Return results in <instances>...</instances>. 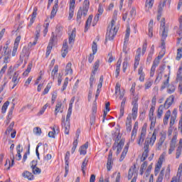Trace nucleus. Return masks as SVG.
<instances>
[{
	"instance_id": "obj_57",
	"label": "nucleus",
	"mask_w": 182,
	"mask_h": 182,
	"mask_svg": "<svg viewBox=\"0 0 182 182\" xmlns=\"http://www.w3.org/2000/svg\"><path fill=\"white\" fill-rule=\"evenodd\" d=\"M31 168L34 174H41V173H42V170H41V168H38L37 166Z\"/></svg>"
},
{
	"instance_id": "obj_27",
	"label": "nucleus",
	"mask_w": 182,
	"mask_h": 182,
	"mask_svg": "<svg viewBox=\"0 0 182 182\" xmlns=\"http://www.w3.org/2000/svg\"><path fill=\"white\" fill-rule=\"evenodd\" d=\"M129 144L127 143L124 149H123V151L121 154V156L119 158V161H123V160H124V158L126 157L127 154V151H129Z\"/></svg>"
},
{
	"instance_id": "obj_3",
	"label": "nucleus",
	"mask_w": 182,
	"mask_h": 182,
	"mask_svg": "<svg viewBox=\"0 0 182 182\" xmlns=\"http://www.w3.org/2000/svg\"><path fill=\"white\" fill-rule=\"evenodd\" d=\"M116 139L114 140V143L112 146V150H117L116 154H120L122 150H123V147L124 146L125 139L122 138V135L119 133H116Z\"/></svg>"
},
{
	"instance_id": "obj_23",
	"label": "nucleus",
	"mask_w": 182,
	"mask_h": 182,
	"mask_svg": "<svg viewBox=\"0 0 182 182\" xmlns=\"http://www.w3.org/2000/svg\"><path fill=\"white\" fill-rule=\"evenodd\" d=\"M76 38V28H74L70 33H69V44L73 45L75 43V39Z\"/></svg>"
},
{
	"instance_id": "obj_50",
	"label": "nucleus",
	"mask_w": 182,
	"mask_h": 182,
	"mask_svg": "<svg viewBox=\"0 0 182 182\" xmlns=\"http://www.w3.org/2000/svg\"><path fill=\"white\" fill-rule=\"evenodd\" d=\"M153 85V80H149L145 83V90H147V89H150Z\"/></svg>"
},
{
	"instance_id": "obj_47",
	"label": "nucleus",
	"mask_w": 182,
	"mask_h": 182,
	"mask_svg": "<svg viewBox=\"0 0 182 182\" xmlns=\"http://www.w3.org/2000/svg\"><path fill=\"white\" fill-rule=\"evenodd\" d=\"M153 4H154V0H146V7L148 8V9H150L153 7Z\"/></svg>"
},
{
	"instance_id": "obj_49",
	"label": "nucleus",
	"mask_w": 182,
	"mask_h": 182,
	"mask_svg": "<svg viewBox=\"0 0 182 182\" xmlns=\"http://www.w3.org/2000/svg\"><path fill=\"white\" fill-rule=\"evenodd\" d=\"M79 143V141L77 139H75L73 143V148L71 149V153L73 154L76 150V147H77V144Z\"/></svg>"
},
{
	"instance_id": "obj_36",
	"label": "nucleus",
	"mask_w": 182,
	"mask_h": 182,
	"mask_svg": "<svg viewBox=\"0 0 182 182\" xmlns=\"http://www.w3.org/2000/svg\"><path fill=\"white\" fill-rule=\"evenodd\" d=\"M136 7H132L131 11H129V18H128L129 21H130V19H134V18L136 17Z\"/></svg>"
},
{
	"instance_id": "obj_26",
	"label": "nucleus",
	"mask_w": 182,
	"mask_h": 182,
	"mask_svg": "<svg viewBox=\"0 0 182 182\" xmlns=\"http://www.w3.org/2000/svg\"><path fill=\"white\" fill-rule=\"evenodd\" d=\"M170 117H171V111H170V109H168L164 114V116L163 122H164V124L165 126H167V124H168V120H169Z\"/></svg>"
},
{
	"instance_id": "obj_38",
	"label": "nucleus",
	"mask_w": 182,
	"mask_h": 182,
	"mask_svg": "<svg viewBox=\"0 0 182 182\" xmlns=\"http://www.w3.org/2000/svg\"><path fill=\"white\" fill-rule=\"evenodd\" d=\"M100 63V61L99 60H97L95 63L94 67H93L94 70H92V75H96V72H97V69H99Z\"/></svg>"
},
{
	"instance_id": "obj_1",
	"label": "nucleus",
	"mask_w": 182,
	"mask_h": 182,
	"mask_svg": "<svg viewBox=\"0 0 182 182\" xmlns=\"http://www.w3.org/2000/svg\"><path fill=\"white\" fill-rule=\"evenodd\" d=\"M174 103V95L169 96L164 102V105H161L157 110V118L161 119V116H163V113L164 112V109L167 110V109H170L171 106Z\"/></svg>"
},
{
	"instance_id": "obj_4",
	"label": "nucleus",
	"mask_w": 182,
	"mask_h": 182,
	"mask_svg": "<svg viewBox=\"0 0 182 182\" xmlns=\"http://www.w3.org/2000/svg\"><path fill=\"white\" fill-rule=\"evenodd\" d=\"M90 6V1L89 0H85L82 8L80 7L77 14V22L80 23V19H82V15L86 16L87 15V11H89V7Z\"/></svg>"
},
{
	"instance_id": "obj_2",
	"label": "nucleus",
	"mask_w": 182,
	"mask_h": 182,
	"mask_svg": "<svg viewBox=\"0 0 182 182\" xmlns=\"http://www.w3.org/2000/svg\"><path fill=\"white\" fill-rule=\"evenodd\" d=\"M156 140H157V130L154 129L152 134L151 137L149 139H146L144 143V151L142 154V156L144 157L149 156V147L154 146V143H156Z\"/></svg>"
},
{
	"instance_id": "obj_21",
	"label": "nucleus",
	"mask_w": 182,
	"mask_h": 182,
	"mask_svg": "<svg viewBox=\"0 0 182 182\" xmlns=\"http://www.w3.org/2000/svg\"><path fill=\"white\" fill-rule=\"evenodd\" d=\"M139 129V122H136L134 124V127L132 132L131 141H134L136 136H137V130Z\"/></svg>"
},
{
	"instance_id": "obj_11",
	"label": "nucleus",
	"mask_w": 182,
	"mask_h": 182,
	"mask_svg": "<svg viewBox=\"0 0 182 182\" xmlns=\"http://www.w3.org/2000/svg\"><path fill=\"white\" fill-rule=\"evenodd\" d=\"M165 157H166V154H162L159 156L158 162H157V164H156V165L155 166V171L156 173H159V171H160V168H161V166H163V161H164Z\"/></svg>"
},
{
	"instance_id": "obj_24",
	"label": "nucleus",
	"mask_w": 182,
	"mask_h": 182,
	"mask_svg": "<svg viewBox=\"0 0 182 182\" xmlns=\"http://www.w3.org/2000/svg\"><path fill=\"white\" fill-rule=\"evenodd\" d=\"M176 119H177V111L176 109H174L172 112V114L171 115V119H170V123L169 125L171 127H173L174 126V124L176 123Z\"/></svg>"
},
{
	"instance_id": "obj_59",
	"label": "nucleus",
	"mask_w": 182,
	"mask_h": 182,
	"mask_svg": "<svg viewBox=\"0 0 182 182\" xmlns=\"http://www.w3.org/2000/svg\"><path fill=\"white\" fill-rule=\"evenodd\" d=\"M12 110H14V106L12 107V109L9 112V114L7 116L6 124H9V122H11V119H12Z\"/></svg>"
},
{
	"instance_id": "obj_28",
	"label": "nucleus",
	"mask_w": 182,
	"mask_h": 182,
	"mask_svg": "<svg viewBox=\"0 0 182 182\" xmlns=\"http://www.w3.org/2000/svg\"><path fill=\"white\" fill-rule=\"evenodd\" d=\"M89 147V142H86L84 145L81 146L79 151H80V154L85 156L87 153V150Z\"/></svg>"
},
{
	"instance_id": "obj_18",
	"label": "nucleus",
	"mask_w": 182,
	"mask_h": 182,
	"mask_svg": "<svg viewBox=\"0 0 182 182\" xmlns=\"http://www.w3.org/2000/svg\"><path fill=\"white\" fill-rule=\"evenodd\" d=\"M136 177V180H137V173H136V165L132 166L128 172V180H132V178Z\"/></svg>"
},
{
	"instance_id": "obj_46",
	"label": "nucleus",
	"mask_w": 182,
	"mask_h": 182,
	"mask_svg": "<svg viewBox=\"0 0 182 182\" xmlns=\"http://www.w3.org/2000/svg\"><path fill=\"white\" fill-rule=\"evenodd\" d=\"M8 106H9V102L6 101L1 107V113H6V109H8Z\"/></svg>"
},
{
	"instance_id": "obj_61",
	"label": "nucleus",
	"mask_w": 182,
	"mask_h": 182,
	"mask_svg": "<svg viewBox=\"0 0 182 182\" xmlns=\"http://www.w3.org/2000/svg\"><path fill=\"white\" fill-rule=\"evenodd\" d=\"M92 49L93 55H95V53L97 52V44H96V42L95 41L92 43Z\"/></svg>"
},
{
	"instance_id": "obj_14",
	"label": "nucleus",
	"mask_w": 182,
	"mask_h": 182,
	"mask_svg": "<svg viewBox=\"0 0 182 182\" xmlns=\"http://www.w3.org/2000/svg\"><path fill=\"white\" fill-rule=\"evenodd\" d=\"M137 55L135 56L134 64V70L136 71L139 66L140 62V56H141V48H138L136 50Z\"/></svg>"
},
{
	"instance_id": "obj_9",
	"label": "nucleus",
	"mask_w": 182,
	"mask_h": 182,
	"mask_svg": "<svg viewBox=\"0 0 182 182\" xmlns=\"http://www.w3.org/2000/svg\"><path fill=\"white\" fill-rule=\"evenodd\" d=\"M160 31L161 32L162 39H166L167 38L168 28L166 27V18H161Z\"/></svg>"
},
{
	"instance_id": "obj_32",
	"label": "nucleus",
	"mask_w": 182,
	"mask_h": 182,
	"mask_svg": "<svg viewBox=\"0 0 182 182\" xmlns=\"http://www.w3.org/2000/svg\"><path fill=\"white\" fill-rule=\"evenodd\" d=\"M23 177H24V178H28V180H33V175L32 174V173L28 171H25L23 173H22Z\"/></svg>"
},
{
	"instance_id": "obj_55",
	"label": "nucleus",
	"mask_w": 182,
	"mask_h": 182,
	"mask_svg": "<svg viewBox=\"0 0 182 182\" xmlns=\"http://www.w3.org/2000/svg\"><path fill=\"white\" fill-rule=\"evenodd\" d=\"M14 126H15V122H12L6 130V133H11V132L14 129Z\"/></svg>"
},
{
	"instance_id": "obj_52",
	"label": "nucleus",
	"mask_w": 182,
	"mask_h": 182,
	"mask_svg": "<svg viewBox=\"0 0 182 182\" xmlns=\"http://www.w3.org/2000/svg\"><path fill=\"white\" fill-rule=\"evenodd\" d=\"M166 137H167V134H166V132L161 133V137L159 139V141L164 143V141H166Z\"/></svg>"
},
{
	"instance_id": "obj_41",
	"label": "nucleus",
	"mask_w": 182,
	"mask_h": 182,
	"mask_svg": "<svg viewBox=\"0 0 182 182\" xmlns=\"http://www.w3.org/2000/svg\"><path fill=\"white\" fill-rule=\"evenodd\" d=\"M182 151V145H178L176 149V159H180V156H181Z\"/></svg>"
},
{
	"instance_id": "obj_45",
	"label": "nucleus",
	"mask_w": 182,
	"mask_h": 182,
	"mask_svg": "<svg viewBox=\"0 0 182 182\" xmlns=\"http://www.w3.org/2000/svg\"><path fill=\"white\" fill-rule=\"evenodd\" d=\"M168 82H170V77H167L166 81H164L163 84L161 86V90H164L168 86Z\"/></svg>"
},
{
	"instance_id": "obj_17",
	"label": "nucleus",
	"mask_w": 182,
	"mask_h": 182,
	"mask_svg": "<svg viewBox=\"0 0 182 182\" xmlns=\"http://www.w3.org/2000/svg\"><path fill=\"white\" fill-rule=\"evenodd\" d=\"M75 4H76V0H70V11H69V19L73 18L75 14Z\"/></svg>"
},
{
	"instance_id": "obj_12",
	"label": "nucleus",
	"mask_w": 182,
	"mask_h": 182,
	"mask_svg": "<svg viewBox=\"0 0 182 182\" xmlns=\"http://www.w3.org/2000/svg\"><path fill=\"white\" fill-rule=\"evenodd\" d=\"M19 72L16 71L13 75L11 83H10V85H12L11 89H15L16 85L19 83Z\"/></svg>"
},
{
	"instance_id": "obj_29",
	"label": "nucleus",
	"mask_w": 182,
	"mask_h": 182,
	"mask_svg": "<svg viewBox=\"0 0 182 182\" xmlns=\"http://www.w3.org/2000/svg\"><path fill=\"white\" fill-rule=\"evenodd\" d=\"M126 127L127 132H132V117L130 115L127 117Z\"/></svg>"
},
{
	"instance_id": "obj_22",
	"label": "nucleus",
	"mask_w": 182,
	"mask_h": 182,
	"mask_svg": "<svg viewBox=\"0 0 182 182\" xmlns=\"http://www.w3.org/2000/svg\"><path fill=\"white\" fill-rule=\"evenodd\" d=\"M159 63H160V60L159 59H155L153 62V65L151 68L150 76L153 77L154 76V73L156 72V68L159 66Z\"/></svg>"
},
{
	"instance_id": "obj_7",
	"label": "nucleus",
	"mask_w": 182,
	"mask_h": 182,
	"mask_svg": "<svg viewBox=\"0 0 182 182\" xmlns=\"http://www.w3.org/2000/svg\"><path fill=\"white\" fill-rule=\"evenodd\" d=\"M146 133L147 125L144 124L141 128L140 134L138 136L137 144H139V146H143V143H144V140L146 139Z\"/></svg>"
},
{
	"instance_id": "obj_40",
	"label": "nucleus",
	"mask_w": 182,
	"mask_h": 182,
	"mask_svg": "<svg viewBox=\"0 0 182 182\" xmlns=\"http://www.w3.org/2000/svg\"><path fill=\"white\" fill-rule=\"evenodd\" d=\"M116 21H117V11H114L113 16H112V19L111 21V25L112 26H113V25H114V23H116Z\"/></svg>"
},
{
	"instance_id": "obj_58",
	"label": "nucleus",
	"mask_w": 182,
	"mask_h": 182,
	"mask_svg": "<svg viewBox=\"0 0 182 182\" xmlns=\"http://www.w3.org/2000/svg\"><path fill=\"white\" fill-rule=\"evenodd\" d=\"M56 97H58V93L56 92V91H54V92H53L52 98H51L52 105H53V103H55V102L56 100Z\"/></svg>"
},
{
	"instance_id": "obj_19",
	"label": "nucleus",
	"mask_w": 182,
	"mask_h": 182,
	"mask_svg": "<svg viewBox=\"0 0 182 182\" xmlns=\"http://www.w3.org/2000/svg\"><path fill=\"white\" fill-rule=\"evenodd\" d=\"M68 49H69V46H68V40H65L63 44L62 50H61V55L63 58H66V55L69 52Z\"/></svg>"
},
{
	"instance_id": "obj_15",
	"label": "nucleus",
	"mask_w": 182,
	"mask_h": 182,
	"mask_svg": "<svg viewBox=\"0 0 182 182\" xmlns=\"http://www.w3.org/2000/svg\"><path fill=\"white\" fill-rule=\"evenodd\" d=\"M112 166H113V152L112 151H109L107 162V170L108 171H110V170H112Z\"/></svg>"
},
{
	"instance_id": "obj_13",
	"label": "nucleus",
	"mask_w": 182,
	"mask_h": 182,
	"mask_svg": "<svg viewBox=\"0 0 182 182\" xmlns=\"http://www.w3.org/2000/svg\"><path fill=\"white\" fill-rule=\"evenodd\" d=\"M182 181V165H180L178 168L177 174L172 178L171 182H181Z\"/></svg>"
},
{
	"instance_id": "obj_30",
	"label": "nucleus",
	"mask_w": 182,
	"mask_h": 182,
	"mask_svg": "<svg viewBox=\"0 0 182 182\" xmlns=\"http://www.w3.org/2000/svg\"><path fill=\"white\" fill-rule=\"evenodd\" d=\"M58 5H59V1L55 0V5L53 6V9L51 11V18H52V16L53 18L55 16V15H56V13L58 12Z\"/></svg>"
},
{
	"instance_id": "obj_54",
	"label": "nucleus",
	"mask_w": 182,
	"mask_h": 182,
	"mask_svg": "<svg viewBox=\"0 0 182 182\" xmlns=\"http://www.w3.org/2000/svg\"><path fill=\"white\" fill-rule=\"evenodd\" d=\"M139 101V95H136L132 99V106H139L137 102Z\"/></svg>"
},
{
	"instance_id": "obj_53",
	"label": "nucleus",
	"mask_w": 182,
	"mask_h": 182,
	"mask_svg": "<svg viewBox=\"0 0 182 182\" xmlns=\"http://www.w3.org/2000/svg\"><path fill=\"white\" fill-rule=\"evenodd\" d=\"M167 2V0H164L162 3H161L159 6V12H162L163 11V8L166 6V4Z\"/></svg>"
},
{
	"instance_id": "obj_51",
	"label": "nucleus",
	"mask_w": 182,
	"mask_h": 182,
	"mask_svg": "<svg viewBox=\"0 0 182 182\" xmlns=\"http://www.w3.org/2000/svg\"><path fill=\"white\" fill-rule=\"evenodd\" d=\"M163 77V72H159L156 76V78L155 80V83H159L161 80V78Z\"/></svg>"
},
{
	"instance_id": "obj_8",
	"label": "nucleus",
	"mask_w": 182,
	"mask_h": 182,
	"mask_svg": "<svg viewBox=\"0 0 182 182\" xmlns=\"http://www.w3.org/2000/svg\"><path fill=\"white\" fill-rule=\"evenodd\" d=\"M4 59V63H9L11 60V51L8 49V45L3 48V51L0 59Z\"/></svg>"
},
{
	"instance_id": "obj_48",
	"label": "nucleus",
	"mask_w": 182,
	"mask_h": 182,
	"mask_svg": "<svg viewBox=\"0 0 182 182\" xmlns=\"http://www.w3.org/2000/svg\"><path fill=\"white\" fill-rule=\"evenodd\" d=\"M32 69V63H29L28 65L27 69L26 71L23 73V76H28L29 75V72H31V70Z\"/></svg>"
},
{
	"instance_id": "obj_16",
	"label": "nucleus",
	"mask_w": 182,
	"mask_h": 182,
	"mask_svg": "<svg viewBox=\"0 0 182 182\" xmlns=\"http://www.w3.org/2000/svg\"><path fill=\"white\" fill-rule=\"evenodd\" d=\"M55 33H52V36H51V38L48 43V46L47 47V50H46V55L47 57L49 56V55H50V52L52 50V46L53 45V42L55 41Z\"/></svg>"
},
{
	"instance_id": "obj_35",
	"label": "nucleus",
	"mask_w": 182,
	"mask_h": 182,
	"mask_svg": "<svg viewBox=\"0 0 182 182\" xmlns=\"http://www.w3.org/2000/svg\"><path fill=\"white\" fill-rule=\"evenodd\" d=\"M146 168H147V161H144L141 165L139 170V174L143 176L144 171H146Z\"/></svg>"
},
{
	"instance_id": "obj_34",
	"label": "nucleus",
	"mask_w": 182,
	"mask_h": 182,
	"mask_svg": "<svg viewBox=\"0 0 182 182\" xmlns=\"http://www.w3.org/2000/svg\"><path fill=\"white\" fill-rule=\"evenodd\" d=\"M62 107V102H58L55 105V116H58V113L60 112V113H63V110L60 111V109Z\"/></svg>"
},
{
	"instance_id": "obj_31",
	"label": "nucleus",
	"mask_w": 182,
	"mask_h": 182,
	"mask_svg": "<svg viewBox=\"0 0 182 182\" xmlns=\"http://www.w3.org/2000/svg\"><path fill=\"white\" fill-rule=\"evenodd\" d=\"M73 70H72V63H68L65 67V75H73Z\"/></svg>"
},
{
	"instance_id": "obj_42",
	"label": "nucleus",
	"mask_w": 182,
	"mask_h": 182,
	"mask_svg": "<svg viewBox=\"0 0 182 182\" xmlns=\"http://www.w3.org/2000/svg\"><path fill=\"white\" fill-rule=\"evenodd\" d=\"M68 83H69V77H65L63 87L61 88V92H64V90H66V87H68Z\"/></svg>"
},
{
	"instance_id": "obj_37",
	"label": "nucleus",
	"mask_w": 182,
	"mask_h": 182,
	"mask_svg": "<svg viewBox=\"0 0 182 182\" xmlns=\"http://www.w3.org/2000/svg\"><path fill=\"white\" fill-rule=\"evenodd\" d=\"M58 70H59V66H58V65H55L51 73V77H53V79H55V76L58 75Z\"/></svg>"
},
{
	"instance_id": "obj_62",
	"label": "nucleus",
	"mask_w": 182,
	"mask_h": 182,
	"mask_svg": "<svg viewBox=\"0 0 182 182\" xmlns=\"http://www.w3.org/2000/svg\"><path fill=\"white\" fill-rule=\"evenodd\" d=\"M93 82H95V74H92L90 75V87H93Z\"/></svg>"
},
{
	"instance_id": "obj_20",
	"label": "nucleus",
	"mask_w": 182,
	"mask_h": 182,
	"mask_svg": "<svg viewBox=\"0 0 182 182\" xmlns=\"http://www.w3.org/2000/svg\"><path fill=\"white\" fill-rule=\"evenodd\" d=\"M30 52L29 50H28V48H23L21 53L20 54V60H21V62H23V59H28V58H29V55H30Z\"/></svg>"
},
{
	"instance_id": "obj_10",
	"label": "nucleus",
	"mask_w": 182,
	"mask_h": 182,
	"mask_svg": "<svg viewBox=\"0 0 182 182\" xmlns=\"http://www.w3.org/2000/svg\"><path fill=\"white\" fill-rule=\"evenodd\" d=\"M177 144V135H174L171 140L170 146L168 149V154H171L176 150V144Z\"/></svg>"
},
{
	"instance_id": "obj_63",
	"label": "nucleus",
	"mask_w": 182,
	"mask_h": 182,
	"mask_svg": "<svg viewBox=\"0 0 182 182\" xmlns=\"http://www.w3.org/2000/svg\"><path fill=\"white\" fill-rule=\"evenodd\" d=\"M149 120L151 121V127H154L156 126V118L151 117H149Z\"/></svg>"
},
{
	"instance_id": "obj_56",
	"label": "nucleus",
	"mask_w": 182,
	"mask_h": 182,
	"mask_svg": "<svg viewBox=\"0 0 182 182\" xmlns=\"http://www.w3.org/2000/svg\"><path fill=\"white\" fill-rule=\"evenodd\" d=\"M181 58H182V48H178L177 50L176 60H180Z\"/></svg>"
},
{
	"instance_id": "obj_5",
	"label": "nucleus",
	"mask_w": 182,
	"mask_h": 182,
	"mask_svg": "<svg viewBox=\"0 0 182 182\" xmlns=\"http://www.w3.org/2000/svg\"><path fill=\"white\" fill-rule=\"evenodd\" d=\"M70 116H72V111H68L65 120V116L62 117V127L65 129V134H69V131L70 130Z\"/></svg>"
},
{
	"instance_id": "obj_44",
	"label": "nucleus",
	"mask_w": 182,
	"mask_h": 182,
	"mask_svg": "<svg viewBox=\"0 0 182 182\" xmlns=\"http://www.w3.org/2000/svg\"><path fill=\"white\" fill-rule=\"evenodd\" d=\"M33 133L36 136H41L42 134V129L39 127H35L33 129Z\"/></svg>"
},
{
	"instance_id": "obj_33",
	"label": "nucleus",
	"mask_w": 182,
	"mask_h": 182,
	"mask_svg": "<svg viewBox=\"0 0 182 182\" xmlns=\"http://www.w3.org/2000/svg\"><path fill=\"white\" fill-rule=\"evenodd\" d=\"M92 19H93V16L90 15L86 21V23H85V32H86L87 31V29H89L88 26H90L91 25Z\"/></svg>"
},
{
	"instance_id": "obj_43",
	"label": "nucleus",
	"mask_w": 182,
	"mask_h": 182,
	"mask_svg": "<svg viewBox=\"0 0 182 182\" xmlns=\"http://www.w3.org/2000/svg\"><path fill=\"white\" fill-rule=\"evenodd\" d=\"M52 87V82H49L46 87L44 89L43 92V95H48L49 93V90H50V88Z\"/></svg>"
},
{
	"instance_id": "obj_39",
	"label": "nucleus",
	"mask_w": 182,
	"mask_h": 182,
	"mask_svg": "<svg viewBox=\"0 0 182 182\" xmlns=\"http://www.w3.org/2000/svg\"><path fill=\"white\" fill-rule=\"evenodd\" d=\"M167 92L169 95H171V93H174L176 92V86H174L173 84H171L168 86Z\"/></svg>"
},
{
	"instance_id": "obj_64",
	"label": "nucleus",
	"mask_w": 182,
	"mask_h": 182,
	"mask_svg": "<svg viewBox=\"0 0 182 182\" xmlns=\"http://www.w3.org/2000/svg\"><path fill=\"white\" fill-rule=\"evenodd\" d=\"M127 70V60H124L122 64V70L124 73H126Z\"/></svg>"
},
{
	"instance_id": "obj_60",
	"label": "nucleus",
	"mask_w": 182,
	"mask_h": 182,
	"mask_svg": "<svg viewBox=\"0 0 182 182\" xmlns=\"http://www.w3.org/2000/svg\"><path fill=\"white\" fill-rule=\"evenodd\" d=\"M39 36H41V27H36V41H38L39 39Z\"/></svg>"
},
{
	"instance_id": "obj_6",
	"label": "nucleus",
	"mask_w": 182,
	"mask_h": 182,
	"mask_svg": "<svg viewBox=\"0 0 182 182\" xmlns=\"http://www.w3.org/2000/svg\"><path fill=\"white\" fill-rule=\"evenodd\" d=\"M117 33V28H116V26H114V25L112 26V24L109 25L106 34V39H108L109 41H113Z\"/></svg>"
},
{
	"instance_id": "obj_25",
	"label": "nucleus",
	"mask_w": 182,
	"mask_h": 182,
	"mask_svg": "<svg viewBox=\"0 0 182 182\" xmlns=\"http://www.w3.org/2000/svg\"><path fill=\"white\" fill-rule=\"evenodd\" d=\"M87 163H89V158L86 156L81 165V170L83 176H86V167H87Z\"/></svg>"
}]
</instances>
